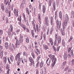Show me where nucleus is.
<instances>
[{
	"label": "nucleus",
	"instance_id": "nucleus-1",
	"mask_svg": "<svg viewBox=\"0 0 74 74\" xmlns=\"http://www.w3.org/2000/svg\"><path fill=\"white\" fill-rule=\"evenodd\" d=\"M34 21H35V20H34V21L32 22V24L33 26L34 30L35 33H36L37 34H38L40 32L41 25H40L39 26L38 24H36V25L35 23H34Z\"/></svg>",
	"mask_w": 74,
	"mask_h": 74
},
{
	"label": "nucleus",
	"instance_id": "nucleus-2",
	"mask_svg": "<svg viewBox=\"0 0 74 74\" xmlns=\"http://www.w3.org/2000/svg\"><path fill=\"white\" fill-rule=\"evenodd\" d=\"M58 34H56L55 35V41L54 42V46H57V47H58L59 46V45L60 44L59 42H58L57 41V40H58Z\"/></svg>",
	"mask_w": 74,
	"mask_h": 74
},
{
	"label": "nucleus",
	"instance_id": "nucleus-3",
	"mask_svg": "<svg viewBox=\"0 0 74 74\" xmlns=\"http://www.w3.org/2000/svg\"><path fill=\"white\" fill-rule=\"evenodd\" d=\"M48 57L50 58V59H51V60L52 63L53 62V60L55 58V56L54 55H52L51 54H50L48 55Z\"/></svg>",
	"mask_w": 74,
	"mask_h": 74
},
{
	"label": "nucleus",
	"instance_id": "nucleus-4",
	"mask_svg": "<svg viewBox=\"0 0 74 74\" xmlns=\"http://www.w3.org/2000/svg\"><path fill=\"white\" fill-rule=\"evenodd\" d=\"M19 11L16 8H14V14L16 17H18V12Z\"/></svg>",
	"mask_w": 74,
	"mask_h": 74
},
{
	"label": "nucleus",
	"instance_id": "nucleus-5",
	"mask_svg": "<svg viewBox=\"0 0 74 74\" xmlns=\"http://www.w3.org/2000/svg\"><path fill=\"white\" fill-rule=\"evenodd\" d=\"M52 62V60L49 58H48L46 60V64L47 66H50L51 63Z\"/></svg>",
	"mask_w": 74,
	"mask_h": 74
},
{
	"label": "nucleus",
	"instance_id": "nucleus-6",
	"mask_svg": "<svg viewBox=\"0 0 74 74\" xmlns=\"http://www.w3.org/2000/svg\"><path fill=\"white\" fill-rule=\"evenodd\" d=\"M21 55V53L19 52L16 56L15 60L17 61L18 59L20 58V56Z\"/></svg>",
	"mask_w": 74,
	"mask_h": 74
},
{
	"label": "nucleus",
	"instance_id": "nucleus-7",
	"mask_svg": "<svg viewBox=\"0 0 74 74\" xmlns=\"http://www.w3.org/2000/svg\"><path fill=\"white\" fill-rule=\"evenodd\" d=\"M42 10L43 14H45V12L46 11V7H45V5H42Z\"/></svg>",
	"mask_w": 74,
	"mask_h": 74
},
{
	"label": "nucleus",
	"instance_id": "nucleus-8",
	"mask_svg": "<svg viewBox=\"0 0 74 74\" xmlns=\"http://www.w3.org/2000/svg\"><path fill=\"white\" fill-rule=\"evenodd\" d=\"M43 49L45 50H47V49H49V47L47 45L45 44H44L43 45Z\"/></svg>",
	"mask_w": 74,
	"mask_h": 74
},
{
	"label": "nucleus",
	"instance_id": "nucleus-9",
	"mask_svg": "<svg viewBox=\"0 0 74 74\" xmlns=\"http://www.w3.org/2000/svg\"><path fill=\"white\" fill-rule=\"evenodd\" d=\"M24 39L25 40L27 43H29V37L27 36H24Z\"/></svg>",
	"mask_w": 74,
	"mask_h": 74
},
{
	"label": "nucleus",
	"instance_id": "nucleus-10",
	"mask_svg": "<svg viewBox=\"0 0 74 74\" xmlns=\"http://www.w3.org/2000/svg\"><path fill=\"white\" fill-rule=\"evenodd\" d=\"M49 42H50L51 45L52 46L53 45V39L52 38H49Z\"/></svg>",
	"mask_w": 74,
	"mask_h": 74
},
{
	"label": "nucleus",
	"instance_id": "nucleus-11",
	"mask_svg": "<svg viewBox=\"0 0 74 74\" xmlns=\"http://www.w3.org/2000/svg\"><path fill=\"white\" fill-rule=\"evenodd\" d=\"M44 65V62L43 61V60H42L41 62L40 63V68L41 69V68H42L43 66Z\"/></svg>",
	"mask_w": 74,
	"mask_h": 74
},
{
	"label": "nucleus",
	"instance_id": "nucleus-12",
	"mask_svg": "<svg viewBox=\"0 0 74 74\" xmlns=\"http://www.w3.org/2000/svg\"><path fill=\"white\" fill-rule=\"evenodd\" d=\"M50 23L52 26L53 25V18L52 16H51L50 18Z\"/></svg>",
	"mask_w": 74,
	"mask_h": 74
},
{
	"label": "nucleus",
	"instance_id": "nucleus-13",
	"mask_svg": "<svg viewBox=\"0 0 74 74\" xmlns=\"http://www.w3.org/2000/svg\"><path fill=\"white\" fill-rule=\"evenodd\" d=\"M57 60V58H55L53 60L54 61L53 62L52 64V67H53L55 64H56V60Z\"/></svg>",
	"mask_w": 74,
	"mask_h": 74
},
{
	"label": "nucleus",
	"instance_id": "nucleus-14",
	"mask_svg": "<svg viewBox=\"0 0 74 74\" xmlns=\"http://www.w3.org/2000/svg\"><path fill=\"white\" fill-rule=\"evenodd\" d=\"M59 15L60 19L62 20V11L60 12Z\"/></svg>",
	"mask_w": 74,
	"mask_h": 74
},
{
	"label": "nucleus",
	"instance_id": "nucleus-15",
	"mask_svg": "<svg viewBox=\"0 0 74 74\" xmlns=\"http://www.w3.org/2000/svg\"><path fill=\"white\" fill-rule=\"evenodd\" d=\"M21 61L22 62V63L24 64L25 62L26 63L27 62V59H25V58H24L23 59H23L22 58V60H21Z\"/></svg>",
	"mask_w": 74,
	"mask_h": 74
},
{
	"label": "nucleus",
	"instance_id": "nucleus-16",
	"mask_svg": "<svg viewBox=\"0 0 74 74\" xmlns=\"http://www.w3.org/2000/svg\"><path fill=\"white\" fill-rule=\"evenodd\" d=\"M58 42H60V44L61 43V40H62V38H61V37L60 36H59L58 38Z\"/></svg>",
	"mask_w": 74,
	"mask_h": 74
},
{
	"label": "nucleus",
	"instance_id": "nucleus-17",
	"mask_svg": "<svg viewBox=\"0 0 74 74\" xmlns=\"http://www.w3.org/2000/svg\"><path fill=\"white\" fill-rule=\"evenodd\" d=\"M53 27H51V28L50 29L49 32L50 34H52L53 33Z\"/></svg>",
	"mask_w": 74,
	"mask_h": 74
},
{
	"label": "nucleus",
	"instance_id": "nucleus-18",
	"mask_svg": "<svg viewBox=\"0 0 74 74\" xmlns=\"http://www.w3.org/2000/svg\"><path fill=\"white\" fill-rule=\"evenodd\" d=\"M56 30L57 32H58L60 31V28L59 27V26H56Z\"/></svg>",
	"mask_w": 74,
	"mask_h": 74
},
{
	"label": "nucleus",
	"instance_id": "nucleus-19",
	"mask_svg": "<svg viewBox=\"0 0 74 74\" xmlns=\"http://www.w3.org/2000/svg\"><path fill=\"white\" fill-rule=\"evenodd\" d=\"M65 21H68L69 20V16L67 14H66L65 16Z\"/></svg>",
	"mask_w": 74,
	"mask_h": 74
},
{
	"label": "nucleus",
	"instance_id": "nucleus-20",
	"mask_svg": "<svg viewBox=\"0 0 74 74\" xmlns=\"http://www.w3.org/2000/svg\"><path fill=\"white\" fill-rule=\"evenodd\" d=\"M31 34L32 35L33 38H34V30H32L31 31Z\"/></svg>",
	"mask_w": 74,
	"mask_h": 74
},
{
	"label": "nucleus",
	"instance_id": "nucleus-21",
	"mask_svg": "<svg viewBox=\"0 0 74 74\" xmlns=\"http://www.w3.org/2000/svg\"><path fill=\"white\" fill-rule=\"evenodd\" d=\"M10 59L11 61L12 62H13L14 59V56H13L12 55L10 56Z\"/></svg>",
	"mask_w": 74,
	"mask_h": 74
},
{
	"label": "nucleus",
	"instance_id": "nucleus-22",
	"mask_svg": "<svg viewBox=\"0 0 74 74\" xmlns=\"http://www.w3.org/2000/svg\"><path fill=\"white\" fill-rule=\"evenodd\" d=\"M5 44L6 49H8V47H9V46H8V43L6 42L5 43Z\"/></svg>",
	"mask_w": 74,
	"mask_h": 74
},
{
	"label": "nucleus",
	"instance_id": "nucleus-23",
	"mask_svg": "<svg viewBox=\"0 0 74 74\" xmlns=\"http://www.w3.org/2000/svg\"><path fill=\"white\" fill-rule=\"evenodd\" d=\"M10 46H11V48L12 49H15V46L13 44H11L10 43Z\"/></svg>",
	"mask_w": 74,
	"mask_h": 74
},
{
	"label": "nucleus",
	"instance_id": "nucleus-24",
	"mask_svg": "<svg viewBox=\"0 0 74 74\" xmlns=\"http://www.w3.org/2000/svg\"><path fill=\"white\" fill-rule=\"evenodd\" d=\"M67 57H68V56L66 54H64V60H66L67 59Z\"/></svg>",
	"mask_w": 74,
	"mask_h": 74
},
{
	"label": "nucleus",
	"instance_id": "nucleus-25",
	"mask_svg": "<svg viewBox=\"0 0 74 74\" xmlns=\"http://www.w3.org/2000/svg\"><path fill=\"white\" fill-rule=\"evenodd\" d=\"M39 66H40V62H39V61H38L37 62L36 65V67H35V68L36 69H37V68H38V67H39Z\"/></svg>",
	"mask_w": 74,
	"mask_h": 74
},
{
	"label": "nucleus",
	"instance_id": "nucleus-26",
	"mask_svg": "<svg viewBox=\"0 0 74 74\" xmlns=\"http://www.w3.org/2000/svg\"><path fill=\"white\" fill-rule=\"evenodd\" d=\"M29 60L31 63H33V58H32L29 57Z\"/></svg>",
	"mask_w": 74,
	"mask_h": 74
},
{
	"label": "nucleus",
	"instance_id": "nucleus-27",
	"mask_svg": "<svg viewBox=\"0 0 74 74\" xmlns=\"http://www.w3.org/2000/svg\"><path fill=\"white\" fill-rule=\"evenodd\" d=\"M74 17V11L72 10L71 12V18H73Z\"/></svg>",
	"mask_w": 74,
	"mask_h": 74
},
{
	"label": "nucleus",
	"instance_id": "nucleus-28",
	"mask_svg": "<svg viewBox=\"0 0 74 74\" xmlns=\"http://www.w3.org/2000/svg\"><path fill=\"white\" fill-rule=\"evenodd\" d=\"M62 24L65 25V26H67V21H65L64 22L62 23Z\"/></svg>",
	"mask_w": 74,
	"mask_h": 74
},
{
	"label": "nucleus",
	"instance_id": "nucleus-29",
	"mask_svg": "<svg viewBox=\"0 0 74 74\" xmlns=\"http://www.w3.org/2000/svg\"><path fill=\"white\" fill-rule=\"evenodd\" d=\"M62 24L65 25V26H67V21H65L64 22L62 23Z\"/></svg>",
	"mask_w": 74,
	"mask_h": 74
},
{
	"label": "nucleus",
	"instance_id": "nucleus-30",
	"mask_svg": "<svg viewBox=\"0 0 74 74\" xmlns=\"http://www.w3.org/2000/svg\"><path fill=\"white\" fill-rule=\"evenodd\" d=\"M62 44L63 46H65L66 45V43L65 42V41L63 39H62Z\"/></svg>",
	"mask_w": 74,
	"mask_h": 74
},
{
	"label": "nucleus",
	"instance_id": "nucleus-31",
	"mask_svg": "<svg viewBox=\"0 0 74 74\" xmlns=\"http://www.w3.org/2000/svg\"><path fill=\"white\" fill-rule=\"evenodd\" d=\"M23 55L24 56H27L28 54L26 52L24 51L23 52Z\"/></svg>",
	"mask_w": 74,
	"mask_h": 74
},
{
	"label": "nucleus",
	"instance_id": "nucleus-32",
	"mask_svg": "<svg viewBox=\"0 0 74 74\" xmlns=\"http://www.w3.org/2000/svg\"><path fill=\"white\" fill-rule=\"evenodd\" d=\"M3 59H4L3 60V63H5V64L6 63V62H7V57H4L3 58Z\"/></svg>",
	"mask_w": 74,
	"mask_h": 74
},
{
	"label": "nucleus",
	"instance_id": "nucleus-33",
	"mask_svg": "<svg viewBox=\"0 0 74 74\" xmlns=\"http://www.w3.org/2000/svg\"><path fill=\"white\" fill-rule=\"evenodd\" d=\"M21 42H19V41L18 40V39H17L16 40V44L18 45H20Z\"/></svg>",
	"mask_w": 74,
	"mask_h": 74
},
{
	"label": "nucleus",
	"instance_id": "nucleus-34",
	"mask_svg": "<svg viewBox=\"0 0 74 74\" xmlns=\"http://www.w3.org/2000/svg\"><path fill=\"white\" fill-rule=\"evenodd\" d=\"M70 53L72 57L74 56V53H73V50H71L70 51Z\"/></svg>",
	"mask_w": 74,
	"mask_h": 74
},
{
	"label": "nucleus",
	"instance_id": "nucleus-35",
	"mask_svg": "<svg viewBox=\"0 0 74 74\" xmlns=\"http://www.w3.org/2000/svg\"><path fill=\"white\" fill-rule=\"evenodd\" d=\"M21 8H24V3H21L20 6Z\"/></svg>",
	"mask_w": 74,
	"mask_h": 74
},
{
	"label": "nucleus",
	"instance_id": "nucleus-36",
	"mask_svg": "<svg viewBox=\"0 0 74 74\" xmlns=\"http://www.w3.org/2000/svg\"><path fill=\"white\" fill-rule=\"evenodd\" d=\"M10 27L11 29L10 32H12V31L13 30V27H12V25L11 24L10 25Z\"/></svg>",
	"mask_w": 74,
	"mask_h": 74
},
{
	"label": "nucleus",
	"instance_id": "nucleus-37",
	"mask_svg": "<svg viewBox=\"0 0 74 74\" xmlns=\"http://www.w3.org/2000/svg\"><path fill=\"white\" fill-rule=\"evenodd\" d=\"M23 18L25 22H26V21H27L26 18V17H25V14H24L23 15Z\"/></svg>",
	"mask_w": 74,
	"mask_h": 74
},
{
	"label": "nucleus",
	"instance_id": "nucleus-38",
	"mask_svg": "<svg viewBox=\"0 0 74 74\" xmlns=\"http://www.w3.org/2000/svg\"><path fill=\"white\" fill-rule=\"evenodd\" d=\"M71 49H72V48L71 47L68 48V53H70V52L71 51Z\"/></svg>",
	"mask_w": 74,
	"mask_h": 74
},
{
	"label": "nucleus",
	"instance_id": "nucleus-39",
	"mask_svg": "<svg viewBox=\"0 0 74 74\" xmlns=\"http://www.w3.org/2000/svg\"><path fill=\"white\" fill-rule=\"evenodd\" d=\"M31 54L33 59H35V58H36V57H35V54L33 53H32Z\"/></svg>",
	"mask_w": 74,
	"mask_h": 74
},
{
	"label": "nucleus",
	"instance_id": "nucleus-40",
	"mask_svg": "<svg viewBox=\"0 0 74 74\" xmlns=\"http://www.w3.org/2000/svg\"><path fill=\"white\" fill-rule=\"evenodd\" d=\"M24 30H25V31L27 32L28 33L29 32H30V31L29 29V28H27V27H26Z\"/></svg>",
	"mask_w": 74,
	"mask_h": 74
},
{
	"label": "nucleus",
	"instance_id": "nucleus-41",
	"mask_svg": "<svg viewBox=\"0 0 74 74\" xmlns=\"http://www.w3.org/2000/svg\"><path fill=\"white\" fill-rule=\"evenodd\" d=\"M17 20L19 22H21V21H22V19L21 18V16H20L18 18H17Z\"/></svg>",
	"mask_w": 74,
	"mask_h": 74
},
{
	"label": "nucleus",
	"instance_id": "nucleus-42",
	"mask_svg": "<svg viewBox=\"0 0 74 74\" xmlns=\"http://www.w3.org/2000/svg\"><path fill=\"white\" fill-rule=\"evenodd\" d=\"M26 11L28 15H29V14H30V13L29 12V9H28V8H26Z\"/></svg>",
	"mask_w": 74,
	"mask_h": 74
},
{
	"label": "nucleus",
	"instance_id": "nucleus-43",
	"mask_svg": "<svg viewBox=\"0 0 74 74\" xmlns=\"http://www.w3.org/2000/svg\"><path fill=\"white\" fill-rule=\"evenodd\" d=\"M3 34V31L1 29H0V36L2 35Z\"/></svg>",
	"mask_w": 74,
	"mask_h": 74
},
{
	"label": "nucleus",
	"instance_id": "nucleus-44",
	"mask_svg": "<svg viewBox=\"0 0 74 74\" xmlns=\"http://www.w3.org/2000/svg\"><path fill=\"white\" fill-rule=\"evenodd\" d=\"M8 32L9 36L11 35V30L10 29H8Z\"/></svg>",
	"mask_w": 74,
	"mask_h": 74
},
{
	"label": "nucleus",
	"instance_id": "nucleus-45",
	"mask_svg": "<svg viewBox=\"0 0 74 74\" xmlns=\"http://www.w3.org/2000/svg\"><path fill=\"white\" fill-rule=\"evenodd\" d=\"M69 68V66H67L65 68V69H64V71H67Z\"/></svg>",
	"mask_w": 74,
	"mask_h": 74
},
{
	"label": "nucleus",
	"instance_id": "nucleus-46",
	"mask_svg": "<svg viewBox=\"0 0 74 74\" xmlns=\"http://www.w3.org/2000/svg\"><path fill=\"white\" fill-rule=\"evenodd\" d=\"M16 32L18 34L19 33H21V31H20V29H17L16 30Z\"/></svg>",
	"mask_w": 74,
	"mask_h": 74
},
{
	"label": "nucleus",
	"instance_id": "nucleus-47",
	"mask_svg": "<svg viewBox=\"0 0 74 74\" xmlns=\"http://www.w3.org/2000/svg\"><path fill=\"white\" fill-rule=\"evenodd\" d=\"M67 63V62L66 61L62 63V65H61L62 67H63V66H64L65 65H66V63Z\"/></svg>",
	"mask_w": 74,
	"mask_h": 74
},
{
	"label": "nucleus",
	"instance_id": "nucleus-48",
	"mask_svg": "<svg viewBox=\"0 0 74 74\" xmlns=\"http://www.w3.org/2000/svg\"><path fill=\"white\" fill-rule=\"evenodd\" d=\"M48 21V17L46 16L45 18V22H47Z\"/></svg>",
	"mask_w": 74,
	"mask_h": 74
},
{
	"label": "nucleus",
	"instance_id": "nucleus-49",
	"mask_svg": "<svg viewBox=\"0 0 74 74\" xmlns=\"http://www.w3.org/2000/svg\"><path fill=\"white\" fill-rule=\"evenodd\" d=\"M21 26L22 27V28L23 29H25L26 27V26L23 24H22Z\"/></svg>",
	"mask_w": 74,
	"mask_h": 74
},
{
	"label": "nucleus",
	"instance_id": "nucleus-50",
	"mask_svg": "<svg viewBox=\"0 0 74 74\" xmlns=\"http://www.w3.org/2000/svg\"><path fill=\"white\" fill-rule=\"evenodd\" d=\"M53 7L54 9H55V7H56V3L55 2H54L53 3Z\"/></svg>",
	"mask_w": 74,
	"mask_h": 74
},
{
	"label": "nucleus",
	"instance_id": "nucleus-51",
	"mask_svg": "<svg viewBox=\"0 0 74 74\" xmlns=\"http://www.w3.org/2000/svg\"><path fill=\"white\" fill-rule=\"evenodd\" d=\"M35 49L36 51L39 54H40V53H41V52H40V50H39L38 49L36 48Z\"/></svg>",
	"mask_w": 74,
	"mask_h": 74
},
{
	"label": "nucleus",
	"instance_id": "nucleus-52",
	"mask_svg": "<svg viewBox=\"0 0 74 74\" xmlns=\"http://www.w3.org/2000/svg\"><path fill=\"white\" fill-rule=\"evenodd\" d=\"M62 27H63V30H64V29H65V28H66V25H64V24H62Z\"/></svg>",
	"mask_w": 74,
	"mask_h": 74
},
{
	"label": "nucleus",
	"instance_id": "nucleus-53",
	"mask_svg": "<svg viewBox=\"0 0 74 74\" xmlns=\"http://www.w3.org/2000/svg\"><path fill=\"white\" fill-rule=\"evenodd\" d=\"M60 48V46H59L57 48L56 51L57 52H59V49Z\"/></svg>",
	"mask_w": 74,
	"mask_h": 74
},
{
	"label": "nucleus",
	"instance_id": "nucleus-54",
	"mask_svg": "<svg viewBox=\"0 0 74 74\" xmlns=\"http://www.w3.org/2000/svg\"><path fill=\"white\" fill-rule=\"evenodd\" d=\"M9 68H10V65H9V64H7L6 65V70H8V69H9Z\"/></svg>",
	"mask_w": 74,
	"mask_h": 74
},
{
	"label": "nucleus",
	"instance_id": "nucleus-55",
	"mask_svg": "<svg viewBox=\"0 0 74 74\" xmlns=\"http://www.w3.org/2000/svg\"><path fill=\"white\" fill-rule=\"evenodd\" d=\"M7 0H4V4H6V5H7V4H8V2H7Z\"/></svg>",
	"mask_w": 74,
	"mask_h": 74
},
{
	"label": "nucleus",
	"instance_id": "nucleus-56",
	"mask_svg": "<svg viewBox=\"0 0 74 74\" xmlns=\"http://www.w3.org/2000/svg\"><path fill=\"white\" fill-rule=\"evenodd\" d=\"M23 39L19 38V40H18V41H19L20 42H22L23 41Z\"/></svg>",
	"mask_w": 74,
	"mask_h": 74
},
{
	"label": "nucleus",
	"instance_id": "nucleus-57",
	"mask_svg": "<svg viewBox=\"0 0 74 74\" xmlns=\"http://www.w3.org/2000/svg\"><path fill=\"white\" fill-rule=\"evenodd\" d=\"M43 37H44L43 39L44 40H45L46 38V35H45V34H44L43 35Z\"/></svg>",
	"mask_w": 74,
	"mask_h": 74
},
{
	"label": "nucleus",
	"instance_id": "nucleus-58",
	"mask_svg": "<svg viewBox=\"0 0 74 74\" xmlns=\"http://www.w3.org/2000/svg\"><path fill=\"white\" fill-rule=\"evenodd\" d=\"M61 34L62 36H64V35H65V33H64V31H63L61 32Z\"/></svg>",
	"mask_w": 74,
	"mask_h": 74
},
{
	"label": "nucleus",
	"instance_id": "nucleus-59",
	"mask_svg": "<svg viewBox=\"0 0 74 74\" xmlns=\"http://www.w3.org/2000/svg\"><path fill=\"white\" fill-rule=\"evenodd\" d=\"M41 7V3H40L39 5V7H38V8L40 10Z\"/></svg>",
	"mask_w": 74,
	"mask_h": 74
},
{
	"label": "nucleus",
	"instance_id": "nucleus-60",
	"mask_svg": "<svg viewBox=\"0 0 74 74\" xmlns=\"http://www.w3.org/2000/svg\"><path fill=\"white\" fill-rule=\"evenodd\" d=\"M56 23H57L56 26H59V21H58V20L56 21Z\"/></svg>",
	"mask_w": 74,
	"mask_h": 74
},
{
	"label": "nucleus",
	"instance_id": "nucleus-61",
	"mask_svg": "<svg viewBox=\"0 0 74 74\" xmlns=\"http://www.w3.org/2000/svg\"><path fill=\"white\" fill-rule=\"evenodd\" d=\"M46 67H45L44 68V74H46L47 73V70H46Z\"/></svg>",
	"mask_w": 74,
	"mask_h": 74
},
{
	"label": "nucleus",
	"instance_id": "nucleus-62",
	"mask_svg": "<svg viewBox=\"0 0 74 74\" xmlns=\"http://www.w3.org/2000/svg\"><path fill=\"white\" fill-rule=\"evenodd\" d=\"M52 2V1L50 0L49 1V7H51V3Z\"/></svg>",
	"mask_w": 74,
	"mask_h": 74
},
{
	"label": "nucleus",
	"instance_id": "nucleus-63",
	"mask_svg": "<svg viewBox=\"0 0 74 74\" xmlns=\"http://www.w3.org/2000/svg\"><path fill=\"white\" fill-rule=\"evenodd\" d=\"M37 58V61H39L40 59H41V57H40V56H38Z\"/></svg>",
	"mask_w": 74,
	"mask_h": 74
},
{
	"label": "nucleus",
	"instance_id": "nucleus-64",
	"mask_svg": "<svg viewBox=\"0 0 74 74\" xmlns=\"http://www.w3.org/2000/svg\"><path fill=\"white\" fill-rule=\"evenodd\" d=\"M10 70H11L10 69H8L7 72V74H9L10 73Z\"/></svg>",
	"mask_w": 74,
	"mask_h": 74
}]
</instances>
